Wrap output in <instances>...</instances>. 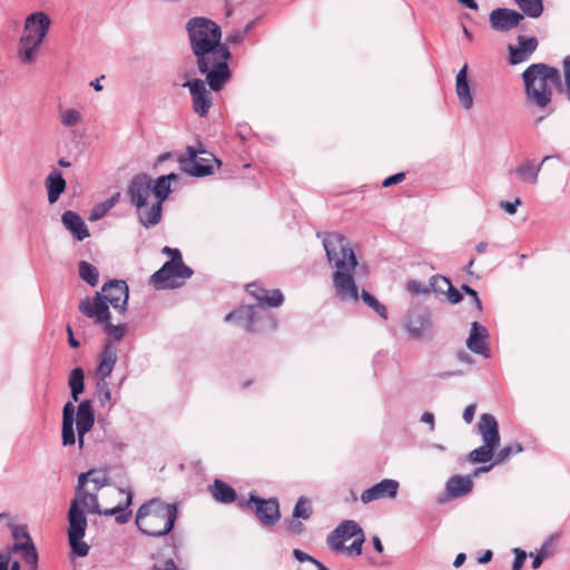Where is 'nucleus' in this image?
Listing matches in <instances>:
<instances>
[{
	"label": "nucleus",
	"instance_id": "obj_35",
	"mask_svg": "<svg viewBox=\"0 0 570 570\" xmlns=\"http://www.w3.org/2000/svg\"><path fill=\"white\" fill-rule=\"evenodd\" d=\"M68 384L71 391V397L77 402L85 387V373L81 367H76L71 371Z\"/></svg>",
	"mask_w": 570,
	"mask_h": 570
},
{
	"label": "nucleus",
	"instance_id": "obj_27",
	"mask_svg": "<svg viewBox=\"0 0 570 570\" xmlns=\"http://www.w3.org/2000/svg\"><path fill=\"white\" fill-rule=\"evenodd\" d=\"M66 180L58 169H52L45 179L48 202L50 205L58 202L59 197L66 189Z\"/></svg>",
	"mask_w": 570,
	"mask_h": 570
},
{
	"label": "nucleus",
	"instance_id": "obj_54",
	"mask_svg": "<svg viewBox=\"0 0 570 570\" xmlns=\"http://www.w3.org/2000/svg\"><path fill=\"white\" fill-rule=\"evenodd\" d=\"M461 289L469 296L472 297V299H476V309L479 312L482 311V303H481V299L479 298V295L476 293L475 289H473L472 287H470L469 285H462Z\"/></svg>",
	"mask_w": 570,
	"mask_h": 570
},
{
	"label": "nucleus",
	"instance_id": "obj_1",
	"mask_svg": "<svg viewBox=\"0 0 570 570\" xmlns=\"http://www.w3.org/2000/svg\"><path fill=\"white\" fill-rule=\"evenodd\" d=\"M323 246L333 273V287L336 296L342 301L358 299V291L353 273L357 266V259L348 239L340 233H326L323 237Z\"/></svg>",
	"mask_w": 570,
	"mask_h": 570
},
{
	"label": "nucleus",
	"instance_id": "obj_10",
	"mask_svg": "<svg viewBox=\"0 0 570 570\" xmlns=\"http://www.w3.org/2000/svg\"><path fill=\"white\" fill-rule=\"evenodd\" d=\"M478 429L484 444L471 451L469 460L473 463H485L493 458L500 445L499 426L492 414L484 413L480 416Z\"/></svg>",
	"mask_w": 570,
	"mask_h": 570
},
{
	"label": "nucleus",
	"instance_id": "obj_21",
	"mask_svg": "<svg viewBox=\"0 0 570 570\" xmlns=\"http://www.w3.org/2000/svg\"><path fill=\"white\" fill-rule=\"evenodd\" d=\"M538 48V40L534 37H518V46L509 45V61L511 65H518L529 60L531 55Z\"/></svg>",
	"mask_w": 570,
	"mask_h": 570
},
{
	"label": "nucleus",
	"instance_id": "obj_6",
	"mask_svg": "<svg viewBox=\"0 0 570 570\" xmlns=\"http://www.w3.org/2000/svg\"><path fill=\"white\" fill-rule=\"evenodd\" d=\"M247 292L257 299L259 306H245L233 311L225 316V322L233 320L244 321V328L247 332L256 331V323L262 318V306L278 307L284 302L279 289L268 291L256 284L247 285Z\"/></svg>",
	"mask_w": 570,
	"mask_h": 570
},
{
	"label": "nucleus",
	"instance_id": "obj_28",
	"mask_svg": "<svg viewBox=\"0 0 570 570\" xmlns=\"http://www.w3.org/2000/svg\"><path fill=\"white\" fill-rule=\"evenodd\" d=\"M65 227L75 236L77 240H83L89 237V229L82 218L72 210H67L61 216Z\"/></svg>",
	"mask_w": 570,
	"mask_h": 570
},
{
	"label": "nucleus",
	"instance_id": "obj_42",
	"mask_svg": "<svg viewBox=\"0 0 570 570\" xmlns=\"http://www.w3.org/2000/svg\"><path fill=\"white\" fill-rule=\"evenodd\" d=\"M362 301L372 309H374L383 320L387 318L386 307L381 304L373 295L365 289L361 293Z\"/></svg>",
	"mask_w": 570,
	"mask_h": 570
},
{
	"label": "nucleus",
	"instance_id": "obj_39",
	"mask_svg": "<svg viewBox=\"0 0 570 570\" xmlns=\"http://www.w3.org/2000/svg\"><path fill=\"white\" fill-rule=\"evenodd\" d=\"M79 276L90 286H96L99 281V273L96 266L86 261L79 263Z\"/></svg>",
	"mask_w": 570,
	"mask_h": 570
},
{
	"label": "nucleus",
	"instance_id": "obj_48",
	"mask_svg": "<svg viewBox=\"0 0 570 570\" xmlns=\"http://www.w3.org/2000/svg\"><path fill=\"white\" fill-rule=\"evenodd\" d=\"M94 475H90V482L95 484V491L98 492L102 487L108 484L107 473L104 471L91 470Z\"/></svg>",
	"mask_w": 570,
	"mask_h": 570
},
{
	"label": "nucleus",
	"instance_id": "obj_63",
	"mask_svg": "<svg viewBox=\"0 0 570 570\" xmlns=\"http://www.w3.org/2000/svg\"><path fill=\"white\" fill-rule=\"evenodd\" d=\"M287 529L294 534H301L304 530V525L301 521L293 520L289 522Z\"/></svg>",
	"mask_w": 570,
	"mask_h": 570
},
{
	"label": "nucleus",
	"instance_id": "obj_49",
	"mask_svg": "<svg viewBox=\"0 0 570 570\" xmlns=\"http://www.w3.org/2000/svg\"><path fill=\"white\" fill-rule=\"evenodd\" d=\"M365 537L364 532L354 538V541L350 547H345L343 551H346L348 554L360 556L362 553V546L364 543Z\"/></svg>",
	"mask_w": 570,
	"mask_h": 570
},
{
	"label": "nucleus",
	"instance_id": "obj_3",
	"mask_svg": "<svg viewBox=\"0 0 570 570\" xmlns=\"http://www.w3.org/2000/svg\"><path fill=\"white\" fill-rule=\"evenodd\" d=\"M527 104L537 109H548L547 115L553 112L549 105L552 100L550 85H559L561 77L559 70L546 63H532L522 73Z\"/></svg>",
	"mask_w": 570,
	"mask_h": 570
},
{
	"label": "nucleus",
	"instance_id": "obj_38",
	"mask_svg": "<svg viewBox=\"0 0 570 570\" xmlns=\"http://www.w3.org/2000/svg\"><path fill=\"white\" fill-rule=\"evenodd\" d=\"M59 119L62 126L71 128L82 121V115L73 108L59 107Z\"/></svg>",
	"mask_w": 570,
	"mask_h": 570
},
{
	"label": "nucleus",
	"instance_id": "obj_53",
	"mask_svg": "<svg viewBox=\"0 0 570 570\" xmlns=\"http://www.w3.org/2000/svg\"><path fill=\"white\" fill-rule=\"evenodd\" d=\"M513 552L515 553V558L512 564V570H521L527 558V554L523 550H520L518 548H515Z\"/></svg>",
	"mask_w": 570,
	"mask_h": 570
},
{
	"label": "nucleus",
	"instance_id": "obj_20",
	"mask_svg": "<svg viewBox=\"0 0 570 570\" xmlns=\"http://www.w3.org/2000/svg\"><path fill=\"white\" fill-rule=\"evenodd\" d=\"M95 424V412L90 400L79 403L76 413V429L78 433L79 449L83 448V438Z\"/></svg>",
	"mask_w": 570,
	"mask_h": 570
},
{
	"label": "nucleus",
	"instance_id": "obj_25",
	"mask_svg": "<svg viewBox=\"0 0 570 570\" xmlns=\"http://www.w3.org/2000/svg\"><path fill=\"white\" fill-rule=\"evenodd\" d=\"M431 327V320L428 312L420 311V312H412L409 314L406 322H405V328L409 335L414 340H420L423 337L424 332L430 330Z\"/></svg>",
	"mask_w": 570,
	"mask_h": 570
},
{
	"label": "nucleus",
	"instance_id": "obj_36",
	"mask_svg": "<svg viewBox=\"0 0 570 570\" xmlns=\"http://www.w3.org/2000/svg\"><path fill=\"white\" fill-rule=\"evenodd\" d=\"M523 16L532 19L539 18L543 12L542 0H514Z\"/></svg>",
	"mask_w": 570,
	"mask_h": 570
},
{
	"label": "nucleus",
	"instance_id": "obj_8",
	"mask_svg": "<svg viewBox=\"0 0 570 570\" xmlns=\"http://www.w3.org/2000/svg\"><path fill=\"white\" fill-rule=\"evenodd\" d=\"M127 195L130 204L136 208L139 223L146 228L156 226L158 223H149V219H151V203L148 199L153 195L151 179L146 174L134 176L128 184Z\"/></svg>",
	"mask_w": 570,
	"mask_h": 570
},
{
	"label": "nucleus",
	"instance_id": "obj_64",
	"mask_svg": "<svg viewBox=\"0 0 570 570\" xmlns=\"http://www.w3.org/2000/svg\"><path fill=\"white\" fill-rule=\"evenodd\" d=\"M421 422L428 423L431 431L435 428L434 415L431 412H424L421 416Z\"/></svg>",
	"mask_w": 570,
	"mask_h": 570
},
{
	"label": "nucleus",
	"instance_id": "obj_60",
	"mask_svg": "<svg viewBox=\"0 0 570 570\" xmlns=\"http://www.w3.org/2000/svg\"><path fill=\"white\" fill-rule=\"evenodd\" d=\"M550 557V552H547L544 549H540L539 553L534 557L532 561V568L538 569L542 564L546 558Z\"/></svg>",
	"mask_w": 570,
	"mask_h": 570
},
{
	"label": "nucleus",
	"instance_id": "obj_33",
	"mask_svg": "<svg viewBox=\"0 0 570 570\" xmlns=\"http://www.w3.org/2000/svg\"><path fill=\"white\" fill-rule=\"evenodd\" d=\"M473 483L469 476L454 475L446 482V492L451 498H459L471 492Z\"/></svg>",
	"mask_w": 570,
	"mask_h": 570
},
{
	"label": "nucleus",
	"instance_id": "obj_50",
	"mask_svg": "<svg viewBox=\"0 0 570 570\" xmlns=\"http://www.w3.org/2000/svg\"><path fill=\"white\" fill-rule=\"evenodd\" d=\"M521 199L520 198H515L514 202H507V200H501L499 203V207L504 210L505 213H508L509 215H514L518 210V207L521 205Z\"/></svg>",
	"mask_w": 570,
	"mask_h": 570
},
{
	"label": "nucleus",
	"instance_id": "obj_43",
	"mask_svg": "<svg viewBox=\"0 0 570 570\" xmlns=\"http://www.w3.org/2000/svg\"><path fill=\"white\" fill-rule=\"evenodd\" d=\"M311 514L312 508L309 505L308 500L304 497H301L294 507L293 518L306 520L311 517Z\"/></svg>",
	"mask_w": 570,
	"mask_h": 570
},
{
	"label": "nucleus",
	"instance_id": "obj_29",
	"mask_svg": "<svg viewBox=\"0 0 570 570\" xmlns=\"http://www.w3.org/2000/svg\"><path fill=\"white\" fill-rule=\"evenodd\" d=\"M75 410L72 402H67L62 410V444L65 446L73 445L76 443L73 430Z\"/></svg>",
	"mask_w": 570,
	"mask_h": 570
},
{
	"label": "nucleus",
	"instance_id": "obj_7",
	"mask_svg": "<svg viewBox=\"0 0 570 570\" xmlns=\"http://www.w3.org/2000/svg\"><path fill=\"white\" fill-rule=\"evenodd\" d=\"M119 494H125L126 498L124 501L119 502L117 505L110 509L101 510L98 503V497L97 492H89V491H76V497L71 502H76L77 507L85 508L88 510L89 513L92 514H99V515H106V517H115V520L118 524H125L130 520L131 511L129 510V507L132 503V492L130 489L124 490L118 489Z\"/></svg>",
	"mask_w": 570,
	"mask_h": 570
},
{
	"label": "nucleus",
	"instance_id": "obj_40",
	"mask_svg": "<svg viewBox=\"0 0 570 570\" xmlns=\"http://www.w3.org/2000/svg\"><path fill=\"white\" fill-rule=\"evenodd\" d=\"M20 554L29 570H38V552L33 543L26 546V548L13 551Z\"/></svg>",
	"mask_w": 570,
	"mask_h": 570
},
{
	"label": "nucleus",
	"instance_id": "obj_26",
	"mask_svg": "<svg viewBox=\"0 0 570 570\" xmlns=\"http://www.w3.org/2000/svg\"><path fill=\"white\" fill-rule=\"evenodd\" d=\"M455 92L463 109L470 110L473 107V96L468 82V65L465 63L455 77Z\"/></svg>",
	"mask_w": 570,
	"mask_h": 570
},
{
	"label": "nucleus",
	"instance_id": "obj_14",
	"mask_svg": "<svg viewBox=\"0 0 570 570\" xmlns=\"http://www.w3.org/2000/svg\"><path fill=\"white\" fill-rule=\"evenodd\" d=\"M230 57L232 55L229 50L209 57V65L207 69L199 71L200 73L206 75V81L210 90L219 91L230 79L232 73L228 67Z\"/></svg>",
	"mask_w": 570,
	"mask_h": 570
},
{
	"label": "nucleus",
	"instance_id": "obj_18",
	"mask_svg": "<svg viewBox=\"0 0 570 570\" xmlns=\"http://www.w3.org/2000/svg\"><path fill=\"white\" fill-rule=\"evenodd\" d=\"M400 483L394 479H383L361 493V501L368 504L376 500L395 499L399 492Z\"/></svg>",
	"mask_w": 570,
	"mask_h": 570
},
{
	"label": "nucleus",
	"instance_id": "obj_58",
	"mask_svg": "<svg viewBox=\"0 0 570 570\" xmlns=\"http://www.w3.org/2000/svg\"><path fill=\"white\" fill-rule=\"evenodd\" d=\"M95 473L91 472V470H89L88 472H85V473H80L79 476H78V484H77V488H76V491H86L83 488H85V484L86 482L90 481V475H94Z\"/></svg>",
	"mask_w": 570,
	"mask_h": 570
},
{
	"label": "nucleus",
	"instance_id": "obj_24",
	"mask_svg": "<svg viewBox=\"0 0 570 570\" xmlns=\"http://www.w3.org/2000/svg\"><path fill=\"white\" fill-rule=\"evenodd\" d=\"M118 353L117 347L112 343V341H107L104 345L99 364L97 366V376L99 380H107L117 363Z\"/></svg>",
	"mask_w": 570,
	"mask_h": 570
},
{
	"label": "nucleus",
	"instance_id": "obj_44",
	"mask_svg": "<svg viewBox=\"0 0 570 570\" xmlns=\"http://www.w3.org/2000/svg\"><path fill=\"white\" fill-rule=\"evenodd\" d=\"M254 22H248L244 29H235L232 32H229L226 37L225 45L228 47V45H239L246 35L249 32V30L253 28Z\"/></svg>",
	"mask_w": 570,
	"mask_h": 570
},
{
	"label": "nucleus",
	"instance_id": "obj_52",
	"mask_svg": "<svg viewBox=\"0 0 570 570\" xmlns=\"http://www.w3.org/2000/svg\"><path fill=\"white\" fill-rule=\"evenodd\" d=\"M563 73H564L566 94L570 101V56H567L563 59Z\"/></svg>",
	"mask_w": 570,
	"mask_h": 570
},
{
	"label": "nucleus",
	"instance_id": "obj_59",
	"mask_svg": "<svg viewBox=\"0 0 570 570\" xmlns=\"http://www.w3.org/2000/svg\"><path fill=\"white\" fill-rule=\"evenodd\" d=\"M404 178H405V175L403 173H397L395 175H392V176L385 178L382 185H383V187H390L394 184H399V183L403 181Z\"/></svg>",
	"mask_w": 570,
	"mask_h": 570
},
{
	"label": "nucleus",
	"instance_id": "obj_56",
	"mask_svg": "<svg viewBox=\"0 0 570 570\" xmlns=\"http://www.w3.org/2000/svg\"><path fill=\"white\" fill-rule=\"evenodd\" d=\"M446 297L451 304H458L462 299L461 293L455 287H453V285H451L450 289H448Z\"/></svg>",
	"mask_w": 570,
	"mask_h": 570
},
{
	"label": "nucleus",
	"instance_id": "obj_13",
	"mask_svg": "<svg viewBox=\"0 0 570 570\" xmlns=\"http://www.w3.org/2000/svg\"><path fill=\"white\" fill-rule=\"evenodd\" d=\"M240 508H249L257 519L267 527L274 525L281 518L277 499H262L255 492L249 493L247 501H239Z\"/></svg>",
	"mask_w": 570,
	"mask_h": 570
},
{
	"label": "nucleus",
	"instance_id": "obj_17",
	"mask_svg": "<svg viewBox=\"0 0 570 570\" xmlns=\"http://www.w3.org/2000/svg\"><path fill=\"white\" fill-rule=\"evenodd\" d=\"M363 533L362 528L353 520H345L327 537V544L334 551H343L344 542Z\"/></svg>",
	"mask_w": 570,
	"mask_h": 570
},
{
	"label": "nucleus",
	"instance_id": "obj_5",
	"mask_svg": "<svg viewBox=\"0 0 570 570\" xmlns=\"http://www.w3.org/2000/svg\"><path fill=\"white\" fill-rule=\"evenodd\" d=\"M177 515L178 509L175 503L153 499L138 509L136 524L146 535L163 537L173 530Z\"/></svg>",
	"mask_w": 570,
	"mask_h": 570
},
{
	"label": "nucleus",
	"instance_id": "obj_61",
	"mask_svg": "<svg viewBox=\"0 0 570 570\" xmlns=\"http://www.w3.org/2000/svg\"><path fill=\"white\" fill-rule=\"evenodd\" d=\"M475 410H476V405L475 404H470L468 405L464 411H463V420L470 424L473 419H474V414H475Z\"/></svg>",
	"mask_w": 570,
	"mask_h": 570
},
{
	"label": "nucleus",
	"instance_id": "obj_16",
	"mask_svg": "<svg viewBox=\"0 0 570 570\" xmlns=\"http://www.w3.org/2000/svg\"><path fill=\"white\" fill-rule=\"evenodd\" d=\"M179 179L177 174H169L158 177L154 185L151 184V194L155 196V202H151V219L149 223H159L163 214V203L166 200L170 193V183Z\"/></svg>",
	"mask_w": 570,
	"mask_h": 570
},
{
	"label": "nucleus",
	"instance_id": "obj_62",
	"mask_svg": "<svg viewBox=\"0 0 570 570\" xmlns=\"http://www.w3.org/2000/svg\"><path fill=\"white\" fill-rule=\"evenodd\" d=\"M11 561V551L0 553V570H8Z\"/></svg>",
	"mask_w": 570,
	"mask_h": 570
},
{
	"label": "nucleus",
	"instance_id": "obj_32",
	"mask_svg": "<svg viewBox=\"0 0 570 570\" xmlns=\"http://www.w3.org/2000/svg\"><path fill=\"white\" fill-rule=\"evenodd\" d=\"M213 498L224 504L233 503L237 499L236 491L222 480L216 479L213 484L208 487Z\"/></svg>",
	"mask_w": 570,
	"mask_h": 570
},
{
	"label": "nucleus",
	"instance_id": "obj_55",
	"mask_svg": "<svg viewBox=\"0 0 570 570\" xmlns=\"http://www.w3.org/2000/svg\"><path fill=\"white\" fill-rule=\"evenodd\" d=\"M293 556L302 564H306V563H308V562H311L312 560L315 559L312 556H309L308 553H306V552H304V551H302L299 549H294L293 550Z\"/></svg>",
	"mask_w": 570,
	"mask_h": 570
},
{
	"label": "nucleus",
	"instance_id": "obj_15",
	"mask_svg": "<svg viewBox=\"0 0 570 570\" xmlns=\"http://www.w3.org/2000/svg\"><path fill=\"white\" fill-rule=\"evenodd\" d=\"M183 87L189 89L194 112L198 117H206L213 106L212 92L207 89L206 81L194 78L185 81Z\"/></svg>",
	"mask_w": 570,
	"mask_h": 570
},
{
	"label": "nucleus",
	"instance_id": "obj_46",
	"mask_svg": "<svg viewBox=\"0 0 570 570\" xmlns=\"http://www.w3.org/2000/svg\"><path fill=\"white\" fill-rule=\"evenodd\" d=\"M430 285L434 292L444 294L448 292V289H450L452 283L444 276L434 275L430 279Z\"/></svg>",
	"mask_w": 570,
	"mask_h": 570
},
{
	"label": "nucleus",
	"instance_id": "obj_31",
	"mask_svg": "<svg viewBox=\"0 0 570 570\" xmlns=\"http://www.w3.org/2000/svg\"><path fill=\"white\" fill-rule=\"evenodd\" d=\"M550 158H551L550 156H546L542 159V161L538 165H535L534 161H532V160L523 161L515 168L517 177L523 183H529L532 185L537 184L538 176L541 171L542 164L546 163Z\"/></svg>",
	"mask_w": 570,
	"mask_h": 570
},
{
	"label": "nucleus",
	"instance_id": "obj_45",
	"mask_svg": "<svg viewBox=\"0 0 570 570\" xmlns=\"http://www.w3.org/2000/svg\"><path fill=\"white\" fill-rule=\"evenodd\" d=\"M523 451V446L520 443H515L513 445H508L502 448L494 460V464H499L504 462L511 454H517Z\"/></svg>",
	"mask_w": 570,
	"mask_h": 570
},
{
	"label": "nucleus",
	"instance_id": "obj_9",
	"mask_svg": "<svg viewBox=\"0 0 570 570\" xmlns=\"http://www.w3.org/2000/svg\"><path fill=\"white\" fill-rule=\"evenodd\" d=\"M193 275V269L184 264L180 250H174V257L151 275L157 289L177 288Z\"/></svg>",
	"mask_w": 570,
	"mask_h": 570
},
{
	"label": "nucleus",
	"instance_id": "obj_2",
	"mask_svg": "<svg viewBox=\"0 0 570 570\" xmlns=\"http://www.w3.org/2000/svg\"><path fill=\"white\" fill-rule=\"evenodd\" d=\"M185 29L199 71L207 69L209 57L229 50L222 42V28L209 18L193 17L187 20Z\"/></svg>",
	"mask_w": 570,
	"mask_h": 570
},
{
	"label": "nucleus",
	"instance_id": "obj_34",
	"mask_svg": "<svg viewBox=\"0 0 570 570\" xmlns=\"http://www.w3.org/2000/svg\"><path fill=\"white\" fill-rule=\"evenodd\" d=\"M8 527L10 528L13 538V544L10 550L11 552L19 551V549L26 548V546L33 543L27 525L13 524L10 522Z\"/></svg>",
	"mask_w": 570,
	"mask_h": 570
},
{
	"label": "nucleus",
	"instance_id": "obj_19",
	"mask_svg": "<svg viewBox=\"0 0 570 570\" xmlns=\"http://www.w3.org/2000/svg\"><path fill=\"white\" fill-rule=\"evenodd\" d=\"M523 14L508 8H498L491 11L489 21L494 30L507 32L518 27Z\"/></svg>",
	"mask_w": 570,
	"mask_h": 570
},
{
	"label": "nucleus",
	"instance_id": "obj_57",
	"mask_svg": "<svg viewBox=\"0 0 570 570\" xmlns=\"http://www.w3.org/2000/svg\"><path fill=\"white\" fill-rule=\"evenodd\" d=\"M297 570H328L322 562L316 559L306 564H302Z\"/></svg>",
	"mask_w": 570,
	"mask_h": 570
},
{
	"label": "nucleus",
	"instance_id": "obj_51",
	"mask_svg": "<svg viewBox=\"0 0 570 570\" xmlns=\"http://www.w3.org/2000/svg\"><path fill=\"white\" fill-rule=\"evenodd\" d=\"M406 291L411 294H425L429 293V288L425 287L417 281H409L406 283Z\"/></svg>",
	"mask_w": 570,
	"mask_h": 570
},
{
	"label": "nucleus",
	"instance_id": "obj_12",
	"mask_svg": "<svg viewBox=\"0 0 570 570\" xmlns=\"http://www.w3.org/2000/svg\"><path fill=\"white\" fill-rule=\"evenodd\" d=\"M68 538L72 553L78 557H86L89 552V546L82 541L87 528V518L85 512L77 507L76 502H71L68 512Z\"/></svg>",
	"mask_w": 570,
	"mask_h": 570
},
{
	"label": "nucleus",
	"instance_id": "obj_47",
	"mask_svg": "<svg viewBox=\"0 0 570 570\" xmlns=\"http://www.w3.org/2000/svg\"><path fill=\"white\" fill-rule=\"evenodd\" d=\"M97 395L101 406L108 404L111 400V392L108 386L107 380H99L97 382Z\"/></svg>",
	"mask_w": 570,
	"mask_h": 570
},
{
	"label": "nucleus",
	"instance_id": "obj_22",
	"mask_svg": "<svg viewBox=\"0 0 570 570\" xmlns=\"http://www.w3.org/2000/svg\"><path fill=\"white\" fill-rule=\"evenodd\" d=\"M50 23L51 21L45 12H33L26 18L23 35L35 39L39 38L40 41H43L50 28Z\"/></svg>",
	"mask_w": 570,
	"mask_h": 570
},
{
	"label": "nucleus",
	"instance_id": "obj_4",
	"mask_svg": "<svg viewBox=\"0 0 570 570\" xmlns=\"http://www.w3.org/2000/svg\"><path fill=\"white\" fill-rule=\"evenodd\" d=\"M129 297V289L125 281L111 279L104 284L92 298L85 297L79 303V311L95 322L106 321L109 316L110 304L116 311L125 313Z\"/></svg>",
	"mask_w": 570,
	"mask_h": 570
},
{
	"label": "nucleus",
	"instance_id": "obj_37",
	"mask_svg": "<svg viewBox=\"0 0 570 570\" xmlns=\"http://www.w3.org/2000/svg\"><path fill=\"white\" fill-rule=\"evenodd\" d=\"M104 327L105 333L110 336L109 341L119 342L124 338L127 333L126 324L114 325L110 323V315L106 318V321L95 322Z\"/></svg>",
	"mask_w": 570,
	"mask_h": 570
},
{
	"label": "nucleus",
	"instance_id": "obj_41",
	"mask_svg": "<svg viewBox=\"0 0 570 570\" xmlns=\"http://www.w3.org/2000/svg\"><path fill=\"white\" fill-rule=\"evenodd\" d=\"M20 554L29 570H38V552L33 543L26 546V548L13 551Z\"/></svg>",
	"mask_w": 570,
	"mask_h": 570
},
{
	"label": "nucleus",
	"instance_id": "obj_23",
	"mask_svg": "<svg viewBox=\"0 0 570 570\" xmlns=\"http://www.w3.org/2000/svg\"><path fill=\"white\" fill-rule=\"evenodd\" d=\"M487 337H488L487 328L478 322H472L470 335L466 340L468 348L475 354H480V355H483L484 357H489L490 353H489L488 345L485 343Z\"/></svg>",
	"mask_w": 570,
	"mask_h": 570
},
{
	"label": "nucleus",
	"instance_id": "obj_11",
	"mask_svg": "<svg viewBox=\"0 0 570 570\" xmlns=\"http://www.w3.org/2000/svg\"><path fill=\"white\" fill-rule=\"evenodd\" d=\"M178 161L181 170L194 177L212 175L214 171L213 161L218 166L220 165V161L213 154L193 146H187L186 156H180Z\"/></svg>",
	"mask_w": 570,
	"mask_h": 570
},
{
	"label": "nucleus",
	"instance_id": "obj_30",
	"mask_svg": "<svg viewBox=\"0 0 570 570\" xmlns=\"http://www.w3.org/2000/svg\"><path fill=\"white\" fill-rule=\"evenodd\" d=\"M42 41L39 38L35 39L30 36L23 35L19 40L18 56L22 63L30 65L36 61L37 50L40 48Z\"/></svg>",
	"mask_w": 570,
	"mask_h": 570
}]
</instances>
